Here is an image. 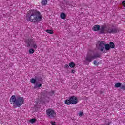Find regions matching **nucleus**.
<instances>
[{"mask_svg": "<svg viewBox=\"0 0 125 125\" xmlns=\"http://www.w3.org/2000/svg\"><path fill=\"white\" fill-rule=\"evenodd\" d=\"M100 25L96 24L93 26L92 30L94 32H98V31H100Z\"/></svg>", "mask_w": 125, "mask_h": 125, "instance_id": "10", "label": "nucleus"}, {"mask_svg": "<svg viewBox=\"0 0 125 125\" xmlns=\"http://www.w3.org/2000/svg\"><path fill=\"white\" fill-rule=\"evenodd\" d=\"M64 68H66V69H68V68H69V65L68 64H65L64 65Z\"/></svg>", "mask_w": 125, "mask_h": 125, "instance_id": "28", "label": "nucleus"}, {"mask_svg": "<svg viewBox=\"0 0 125 125\" xmlns=\"http://www.w3.org/2000/svg\"><path fill=\"white\" fill-rule=\"evenodd\" d=\"M64 103L66 105H75L78 103V98L76 96H71L69 98V99L65 100Z\"/></svg>", "mask_w": 125, "mask_h": 125, "instance_id": "4", "label": "nucleus"}, {"mask_svg": "<svg viewBox=\"0 0 125 125\" xmlns=\"http://www.w3.org/2000/svg\"><path fill=\"white\" fill-rule=\"evenodd\" d=\"M83 112L82 111H80L79 113V117H82L83 116Z\"/></svg>", "mask_w": 125, "mask_h": 125, "instance_id": "24", "label": "nucleus"}, {"mask_svg": "<svg viewBox=\"0 0 125 125\" xmlns=\"http://www.w3.org/2000/svg\"><path fill=\"white\" fill-rule=\"evenodd\" d=\"M37 80H38V78L35 77V78H32L31 79L30 82L31 83H33V84H36V82H37Z\"/></svg>", "mask_w": 125, "mask_h": 125, "instance_id": "11", "label": "nucleus"}, {"mask_svg": "<svg viewBox=\"0 0 125 125\" xmlns=\"http://www.w3.org/2000/svg\"><path fill=\"white\" fill-rule=\"evenodd\" d=\"M26 43L27 44V47H31L35 49L38 48L37 43L32 38L28 39L27 41H26Z\"/></svg>", "mask_w": 125, "mask_h": 125, "instance_id": "5", "label": "nucleus"}, {"mask_svg": "<svg viewBox=\"0 0 125 125\" xmlns=\"http://www.w3.org/2000/svg\"><path fill=\"white\" fill-rule=\"evenodd\" d=\"M121 89H123V90H125V85H123L121 87Z\"/></svg>", "mask_w": 125, "mask_h": 125, "instance_id": "25", "label": "nucleus"}, {"mask_svg": "<svg viewBox=\"0 0 125 125\" xmlns=\"http://www.w3.org/2000/svg\"><path fill=\"white\" fill-rule=\"evenodd\" d=\"M93 64L95 66H98L99 65V62H97V61L94 60L93 61Z\"/></svg>", "mask_w": 125, "mask_h": 125, "instance_id": "21", "label": "nucleus"}, {"mask_svg": "<svg viewBox=\"0 0 125 125\" xmlns=\"http://www.w3.org/2000/svg\"><path fill=\"white\" fill-rule=\"evenodd\" d=\"M76 72V71H75V70H72L71 71V73H72V74H74V73Z\"/></svg>", "mask_w": 125, "mask_h": 125, "instance_id": "29", "label": "nucleus"}, {"mask_svg": "<svg viewBox=\"0 0 125 125\" xmlns=\"http://www.w3.org/2000/svg\"><path fill=\"white\" fill-rule=\"evenodd\" d=\"M47 0H42V1H41L42 5H46V4H47Z\"/></svg>", "mask_w": 125, "mask_h": 125, "instance_id": "12", "label": "nucleus"}, {"mask_svg": "<svg viewBox=\"0 0 125 125\" xmlns=\"http://www.w3.org/2000/svg\"><path fill=\"white\" fill-rule=\"evenodd\" d=\"M9 101L13 108H20L24 104V98L19 96L16 97L13 95L10 97Z\"/></svg>", "mask_w": 125, "mask_h": 125, "instance_id": "2", "label": "nucleus"}, {"mask_svg": "<svg viewBox=\"0 0 125 125\" xmlns=\"http://www.w3.org/2000/svg\"><path fill=\"white\" fill-rule=\"evenodd\" d=\"M26 20L32 23L40 22L42 18L41 12L36 10H30L26 14Z\"/></svg>", "mask_w": 125, "mask_h": 125, "instance_id": "1", "label": "nucleus"}, {"mask_svg": "<svg viewBox=\"0 0 125 125\" xmlns=\"http://www.w3.org/2000/svg\"><path fill=\"white\" fill-rule=\"evenodd\" d=\"M117 33H118V28L107 27V34H116Z\"/></svg>", "mask_w": 125, "mask_h": 125, "instance_id": "9", "label": "nucleus"}, {"mask_svg": "<svg viewBox=\"0 0 125 125\" xmlns=\"http://www.w3.org/2000/svg\"><path fill=\"white\" fill-rule=\"evenodd\" d=\"M35 52V50L33 48H30L29 50V54H33Z\"/></svg>", "mask_w": 125, "mask_h": 125, "instance_id": "18", "label": "nucleus"}, {"mask_svg": "<svg viewBox=\"0 0 125 125\" xmlns=\"http://www.w3.org/2000/svg\"><path fill=\"white\" fill-rule=\"evenodd\" d=\"M98 49L100 50L101 52H104L106 53L105 51V42L103 41H100L99 42V48Z\"/></svg>", "mask_w": 125, "mask_h": 125, "instance_id": "7", "label": "nucleus"}, {"mask_svg": "<svg viewBox=\"0 0 125 125\" xmlns=\"http://www.w3.org/2000/svg\"><path fill=\"white\" fill-rule=\"evenodd\" d=\"M96 58H100V54L98 53H92L91 54L88 53L86 57L85 60L86 61H88L89 63H90L92 61V60L94 59H96Z\"/></svg>", "mask_w": 125, "mask_h": 125, "instance_id": "3", "label": "nucleus"}, {"mask_svg": "<svg viewBox=\"0 0 125 125\" xmlns=\"http://www.w3.org/2000/svg\"><path fill=\"white\" fill-rule=\"evenodd\" d=\"M105 50H110L111 48L109 44H106L104 45Z\"/></svg>", "mask_w": 125, "mask_h": 125, "instance_id": "15", "label": "nucleus"}, {"mask_svg": "<svg viewBox=\"0 0 125 125\" xmlns=\"http://www.w3.org/2000/svg\"><path fill=\"white\" fill-rule=\"evenodd\" d=\"M37 121V119H36V118H33L32 119H31L29 122L30 123H31V124H34L35 123H36V121Z\"/></svg>", "mask_w": 125, "mask_h": 125, "instance_id": "19", "label": "nucleus"}, {"mask_svg": "<svg viewBox=\"0 0 125 125\" xmlns=\"http://www.w3.org/2000/svg\"><path fill=\"white\" fill-rule=\"evenodd\" d=\"M51 124L52 125H56L55 124V122H54V121L51 122Z\"/></svg>", "mask_w": 125, "mask_h": 125, "instance_id": "27", "label": "nucleus"}, {"mask_svg": "<svg viewBox=\"0 0 125 125\" xmlns=\"http://www.w3.org/2000/svg\"><path fill=\"white\" fill-rule=\"evenodd\" d=\"M109 47L110 48H115V44L112 42H110Z\"/></svg>", "mask_w": 125, "mask_h": 125, "instance_id": "16", "label": "nucleus"}, {"mask_svg": "<svg viewBox=\"0 0 125 125\" xmlns=\"http://www.w3.org/2000/svg\"><path fill=\"white\" fill-rule=\"evenodd\" d=\"M110 125V123H108V125Z\"/></svg>", "mask_w": 125, "mask_h": 125, "instance_id": "30", "label": "nucleus"}, {"mask_svg": "<svg viewBox=\"0 0 125 125\" xmlns=\"http://www.w3.org/2000/svg\"><path fill=\"white\" fill-rule=\"evenodd\" d=\"M107 28L108 27H107L106 24L104 25H101L100 29L99 34H107Z\"/></svg>", "mask_w": 125, "mask_h": 125, "instance_id": "8", "label": "nucleus"}, {"mask_svg": "<svg viewBox=\"0 0 125 125\" xmlns=\"http://www.w3.org/2000/svg\"><path fill=\"white\" fill-rule=\"evenodd\" d=\"M122 5L123 6V7L125 8V0L122 1Z\"/></svg>", "mask_w": 125, "mask_h": 125, "instance_id": "26", "label": "nucleus"}, {"mask_svg": "<svg viewBox=\"0 0 125 125\" xmlns=\"http://www.w3.org/2000/svg\"><path fill=\"white\" fill-rule=\"evenodd\" d=\"M60 17L62 19H65V18H66V14H65V13H61L60 14Z\"/></svg>", "mask_w": 125, "mask_h": 125, "instance_id": "13", "label": "nucleus"}, {"mask_svg": "<svg viewBox=\"0 0 125 125\" xmlns=\"http://www.w3.org/2000/svg\"><path fill=\"white\" fill-rule=\"evenodd\" d=\"M49 94L51 96H52L54 94V91H52L51 92H49Z\"/></svg>", "mask_w": 125, "mask_h": 125, "instance_id": "23", "label": "nucleus"}, {"mask_svg": "<svg viewBox=\"0 0 125 125\" xmlns=\"http://www.w3.org/2000/svg\"><path fill=\"white\" fill-rule=\"evenodd\" d=\"M46 33H48V34H53V31L52 30H46Z\"/></svg>", "mask_w": 125, "mask_h": 125, "instance_id": "22", "label": "nucleus"}, {"mask_svg": "<svg viewBox=\"0 0 125 125\" xmlns=\"http://www.w3.org/2000/svg\"><path fill=\"white\" fill-rule=\"evenodd\" d=\"M46 114L47 115V117L48 118H50V119H52V118H54L55 116H56V113L52 108H49L46 110Z\"/></svg>", "mask_w": 125, "mask_h": 125, "instance_id": "6", "label": "nucleus"}, {"mask_svg": "<svg viewBox=\"0 0 125 125\" xmlns=\"http://www.w3.org/2000/svg\"><path fill=\"white\" fill-rule=\"evenodd\" d=\"M69 67L70 68H74L75 67V63L74 62H70L69 63Z\"/></svg>", "mask_w": 125, "mask_h": 125, "instance_id": "20", "label": "nucleus"}, {"mask_svg": "<svg viewBox=\"0 0 125 125\" xmlns=\"http://www.w3.org/2000/svg\"><path fill=\"white\" fill-rule=\"evenodd\" d=\"M42 84H38V83H36L35 84L34 88H40V87H42Z\"/></svg>", "mask_w": 125, "mask_h": 125, "instance_id": "14", "label": "nucleus"}, {"mask_svg": "<svg viewBox=\"0 0 125 125\" xmlns=\"http://www.w3.org/2000/svg\"><path fill=\"white\" fill-rule=\"evenodd\" d=\"M121 86H122V84L120 83H117L115 85V87H117V88L119 87H121Z\"/></svg>", "mask_w": 125, "mask_h": 125, "instance_id": "17", "label": "nucleus"}]
</instances>
